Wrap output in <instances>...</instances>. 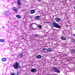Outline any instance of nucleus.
<instances>
[{
    "mask_svg": "<svg viewBox=\"0 0 75 75\" xmlns=\"http://www.w3.org/2000/svg\"><path fill=\"white\" fill-rule=\"evenodd\" d=\"M2 28H5V27H4V26H3Z\"/></svg>",
    "mask_w": 75,
    "mask_h": 75,
    "instance_id": "a878e982",
    "label": "nucleus"
},
{
    "mask_svg": "<svg viewBox=\"0 0 75 75\" xmlns=\"http://www.w3.org/2000/svg\"><path fill=\"white\" fill-rule=\"evenodd\" d=\"M14 75H18V74H17V73H14Z\"/></svg>",
    "mask_w": 75,
    "mask_h": 75,
    "instance_id": "5701e85b",
    "label": "nucleus"
},
{
    "mask_svg": "<svg viewBox=\"0 0 75 75\" xmlns=\"http://www.w3.org/2000/svg\"><path fill=\"white\" fill-rule=\"evenodd\" d=\"M2 59V62H4V61H7V59L6 58H3Z\"/></svg>",
    "mask_w": 75,
    "mask_h": 75,
    "instance_id": "f8f14e48",
    "label": "nucleus"
},
{
    "mask_svg": "<svg viewBox=\"0 0 75 75\" xmlns=\"http://www.w3.org/2000/svg\"><path fill=\"white\" fill-rule=\"evenodd\" d=\"M17 74H20V72H17Z\"/></svg>",
    "mask_w": 75,
    "mask_h": 75,
    "instance_id": "cd10ccee",
    "label": "nucleus"
},
{
    "mask_svg": "<svg viewBox=\"0 0 75 75\" xmlns=\"http://www.w3.org/2000/svg\"><path fill=\"white\" fill-rule=\"evenodd\" d=\"M39 28H40V29H41V28H42V26H41V25H39Z\"/></svg>",
    "mask_w": 75,
    "mask_h": 75,
    "instance_id": "412c9836",
    "label": "nucleus"
},
{
    "mask_svg": "<svg viewBox=\"0 0 75 75\" xmlns=\"http://www.w3.org/2000/svg\"><path fill=\"white\" fill-rule=\"evenodd\" d=\"M31 72H36L37 71V69H31Z\"/></svg>",
    "mask_w": 75,
    "mask_h": 75,
    "instance_id": "39448f33",
    "label": "nucleus"
},
{
    "mask_svg": "<svg viewBox=\"0 0 75 75\" xmlns=\"http://www.w3.org/2000/svg\"><path fill=\"white\" fill-rule=\"evenodd\" d=\"M35 37L36 38H38V34H37L35 35Z\"/></svg>",
    "mask_w": 75,
    "mask_h": 75,
    "instance_id": "6ab92c4d",
    "label": "nucleus"
},
{
    "mask_svg": "<svg viewBox=\"0 0 75 75\" xmlns=\"http://www.w3.org/2000/svg\"><path fill=\"white\" fill-rule=\"evenodd\" d=\"M11 75H14V73H11Z\"/></svg>",
    "mask_w": 75,
    "mask_h": 75,
    "instance_id": "b1692460",
    "label": "nucleus"
},
{
    "mask_svg": "<svg viewBox=\"0 0 75 75\" xmlns=\"http://www.w3.org/2000/svg\"><path fill=\"white\" fill-rule=\"evenodd\" d=\"M51 24L52 25L53 27H54L55 28H61V26L57 23L53 22H52V23Z\"/></svg>",
    "mask_w": 75,
    "mask_h": 75,
    "instance_id": "f257e3e1",
    "label": "nucleus"
},
{
    "mask_svg": "<svg viewBox=\"0 0 75 75\" xmlns=\"http://www.w3.org/2000/svg\"><path fill=\"white\" fill-rule=\"evenodd\" d=\"M0 42H4V41L3 39H0Z\"/></svg>",
    "mask_w": 75,
    "mask_h": 75,
    "instance_id": "a211bd4d",
    "label": "nucleus"
},
{
    "mask_svg": "<svg viewBox=\"0 0 75 75\" xmlns=\"http://www.w3.org/2000/svg\"><path fill=\"white\" fill-rule=\"evenodd\" d=\"M55 20H56L57 22H59V21H60V19H59V18H56L55 19Z\"/></svg>",
    "mask_w": 75,
    "mask_h": 75,
    "instance_id": "9b49d317",
    "label": "nucleus"
},
{
    "mask_svg": "<svg viewBox=\"0 0 75 75\" xmlns=\"http://www.w3.org/2000/svg\"><path fill=\"white\" fill-rule=\"evenodd\" d=\"M47 49L46 48H44L42 49V51L43 52H47Z\"/></svg>",
    "mask_w": 75,
    "mask_h": 75,
    "instance_id": "6e6552de",
    "label": "nucleus"
},
{
    "mask_svg": "<svg viewBox=\"0 0 75 75\" xmlns=\"http://www.w3.org/2000/svg\"><path fill=\"white\" fill-rule=\"evenodd\" d=\"M71 41L72 42H75V40L73 38L71 39Z\"/></svg>",
    "mask_w": 75,
    "mask_h": 75,
    "instance_id": "4be33fe9",
    "label": "nucleus"
},
{
    "mask_svg": "<svg viewBox=\"0 0 75 75\" xmlns=\"http://www.w3.org/2000/svg\"><path fill=\"white\" fill-rule=\"evenodd\" d=\"M41 57H42V56L41 55H38L36 56V58L38 59H40V58H41Z\"/></svg>",
    "mask_w": 75,
    "mask_h": 75,
    "instance_id": "0eeeda50",
    "label": "nucleus"
},
{
    "mask_svg": "<svg viewBox=\"0 0 75 75\" xmlns=\"http://www.w3.org/2000/svg\"><path fill=\"white\" fill-rule=\"evenodd\" d=\"M53 69L54 70L55 72H57L58 73H59L60 72V71L57 69V67H53Z\"/></svg>",
    "mask_w": 75,
    "mask_h": 75,
    "instance_id": "20e7f679",
    "label": "nucleus"
},
{
    "mask_svg": "<svg viewBox=\"0 0 75 75\" xmlns=\"http://www.w3.org/2000/svg\"><path fill=\"white\" fill-rule=\"evenodd\" d=\"M74 37H75V34H74Z\"/></svg>",
    "mask_w": 75,
    "mask_h": 75,
    "instance_id": "c85d7f7f",
    "label": "nucleus"
},
{
    "mask_svg": "<svg viewBox=\"0 0 75 75\" xmlns=\"http://www.w3.org/2000/svg\"><path fill=\"white\" fill-rule=\"evenodd\" d=\"M18 5L20 6L21 5V1L20 0H18L17 1Z\"/></svg>",
    "mask_w": 75,
    "mask_h": 75,
    "instance_id": "9d476101",
    "label": "nucleus"
},
{
    "mask_svg": "<svg viewBox=\"0 0 75 75\" xmlns=\"http://www.w3.org/2000/svg\"><path fill=\"white\" fill-rule=\"evenodd\" d=\"M35 13V10H32L30 11V13L31 14H33Z\"/></svg>",
    "mask_w": 75,
    "mask_h": 75,
    "instance_id": "2eb2a0df",
    "label": "nucleus"
},
{
    "mask_svg": "<svg viewBox=\"0 0 75 75\" xmlns=\"http://www.w3.org/2000/svg\"><path fill=\"white\" fill-rule=\"evenodd\" d=\"M12 10L15 12H17V11H18V9H17V8L15 7H13V8Z\"/></svg>",
    "mask_w": 75,
    "mask_h": 75,
    "instance_id": "423d86ee",
    "label": "nucleus"
},
{
    "mask_svg": "<svg viewBox=\"0 0 75 75\" xmlns=\"http://www.w3.org/2000/svg\"><path fill=\"white\" fill-rule=\"evenodd\" d=\"M35 19H39V18H40V16H36L35 17Z\"/></svg>",
    "mask_w": 75,
    "mask_h": 75,
    "instance_id": "f3484780",
    "label": "nucleus"
},
{
    "mask_svg": "<svg viewBox=\"0 0 75 75\" xmlns=\"http://www.w3.org/2000/svg\"><path fill=\"white\" fill-rule=\"evenodd\" d=\"M20 55L21 58H22V57H23V53H21L20 54Z\"/></svg>",
    "mask_w": 75,
    "mask_h": 75,
    "instance_id": "aec40b11",
    "label": "nucleus"
},
{
    "mask_svg": "<svg viewBox=\"0 0 75 75\" xmlns=\"http://www.w3.org/2000/svg\"><path fill=\"white\" fill-rule=\"evenodd\" d=\"M16 17L18 18H21V16L19 15H17L16 16Z\"/></svg>",
    "mask_w": 75,
    "mask_h": 75,
    "instance_id": "4468645a",
    "label": "nucleus"
},
{
    "mask_svg": "<svg viewBox=\"0 0 75 75\" xmlns=\"http://www.w3.org/2000/svg\"><path fill=\"white\" fill-rule=\"evenodd\" d=\"M70 52H72V53H74V52H75V50L74 49H72L71 50H70Z\"/></svg>",
    "mask_w": 75,
    "mask_h": 75,
    "instance_id": "dca6fc26",
    "label": "nucleus"
},
{
    "mask_svg": "<svg viewBox=\"0 0 75 75\" xmlns=\"http://www.w3.org/2000/svg\"><path fill=\"white\" fill-rule=\"evenodd\" d=\"M47 52H52V48H49L47 49Z\"/></svg>",
    "mask_w": 75,
    "mask_h": 75,
    "instance_id": "1a4fd4ad",
    "label": "nucleus"
},
{
    "mask_svg": "<svg viewBox=\"0 0 75 75\" xmlns=\"http://www.w3.org/2000/svg\"><path fill=\"white\" fill-rule=\"evenodd\" d=\"M33 23H32V24H31L30 25H31V26H32V25H33Z\"/></svg>",
    "mask_w": 75,
    "mask_h": 75,
    "instance_id": "bb28decb",
    "label": "nucleus"
},
{
    "mask_svg": "<svg viewBox=\"0 0 75 75\" xmlns=\"http://www.w3.org/2000/svg\"><path fill=\"white\" fill-rule=\"evenodd\" d=\"M61 39L62 40H66V38L64 36H62L61 37Z\"/></svg>",
    "mask_w": 75,
    "mask_h": 75,
    "instance_id": "ddd939ff",
    "label": "nucleus"
},
{
    "mask_svg": "<svg viewBox=\"0 0 75 75\" xmlns=\"http://www.w3.org/2000/svg\"><path fill=\"white\" fill-rule=\"evenodd\" d=\"M13 67L15 69H18V68L20 67V65L19 63L17 62H16L14 63Z\"/></svg>",
    "mask_w": 75,
    "mask_h": 75,
    "instance_id": "f03ea898",
    "label": "nucleus"
},
{
    "mask_svg": "<svg viewBox=\"0 0 75 75\" xmlns=\"http://www.w3.org/2000/svg\"><path fill=\"white\" fill-rule=\"evenodd\" d=\"M33 17V15H31V16H30V18H31L32 17Z\"/></svg>",
    "mask_w": 75,
    "mask_h": 75,
    "instance_id": "393cba45",
    "label": "nucleus"
},
{
    "mask_svg": "<svg viewBox=\"0 0 75 75\" xmlns=\"http://www.w3.org/2000/svg\"><path fill=\"white\" fill-rule=\"evenodd\" d=\"M4 14L5 16L7 17L9 16L11 13L9 11H5L4 12Z\"/></svg>",
    "mask_w": 75,
    "mask_h": 75,
    "instance_id": "7ed1b4c3",
    "label": "nucleus"
},
{
    "mask_svg": "<svg viewBox=\"0 0 75 75\" xmlns=\"http://www.w3.org/2000/svg\"><path fill=\"white\" fill-rule=\"evenodd\" d=\"M40 0H37V1H40Z\"/></svg>",
    "mask_w": 75,
    "mask_h": 75,
    "instance_id": "c756f323",
    "label": "nucleus"
}]
</instances>
